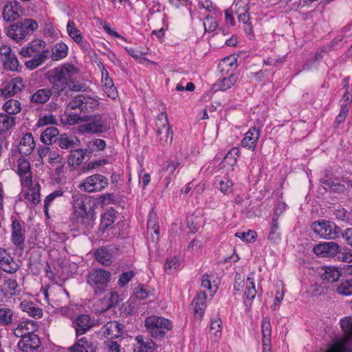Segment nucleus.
<instances>
[{
	"label": "nucleus",
	"instance_id": "1",
	"mask_svg": "<svg viewBox=\"0 0 352 352\" xmlns=\"http://www.w3.org/2000/svg\"><path fill=\"white\" fill-rule=\"evenodd\" d=\"M79 69L70 63L63 64L49 70L46 78L54 92V97L61 99L69 96V91H80L84 89L85 85L76 80L74 76L78 74Z\"/></svg>",
	"mask_w": 352,
	"mask_h": 352
},
{
	"label": "nucleus",
	"instance_id": "2",
	"mask_svg": "<svg viewBox=\"0 0 352 352\" xmlns=\"http://www.w3.org/2000/svg\"><path fill=\"white\" fill-rule=\"evenodd\" d=\"M73 212L71 216L72 229L82 234H87L93 228L94 212L92 208L87 209L82 194L72 195Z\"/></svg>",
	"mask_w": 352,
	"mask_h": 352
},
{
	"label": "nucleus",
	"instance_id": "3",
	"mask_svg": "<svg viewBox=\"0 0 352 352\" xmlns=\"http://www.w3.org/2000/svg\"><path fill=\"white\" fill-rule=\"evenodd\" d=\"M144 323L151 336L155 339L164 338L166 333L173 328L172 322L162 316H148L145 319Z\"/></svg>",
	"mask_w": 352,
	"mask_h": 352
},
{
	"label": "nucleus",
	"instance_id": "4",
	"mask_svg": "<svg viewBox=\"0 0 352 352\" xmlns=\"http://www.w3.org/2000/svg\"><path fill=\"white\" fill-rule=\"evenodd\" d=\"M111 274L109 272L98 269L87 274V283L92 288L95 294L104 292L111 281Z\"/></svg>",
	"mask_w": 352,
	"mask_h": 352
},
{
	"label": "nucleus",
	"instance_id": "5",
	"mask_svg": "<svg viewBox=\"0 0 352 352\" xmlns=\"http://www.w3.org/2000/svg\"><path fill=\"white\" fill-rule=\"evenodd\" d=\"M87 119L85 124L79 126L81 131L89 133H102L107 131L111 124V119L104 115H94L85 116Z\"/></svg>",
	"mask_w": 352,
	"mask_h": 352
},
{
	"label": "nucleus",
	"instance_id": "6",
	"mask_svg": "<svg viewBox=\"0 0 352 352\" xmlns=\"http://www.w3.org/2000/svg\"><path fill=\"white\" fill-rule=\"evenodd\" d=\"M222 72L226 70L227 76L219 79L214 85L215 90L226 91L230 89L236 81V77L233 74V69L236 67V58L232 57L225 58L219 66Z\"/></svg>",
	"mask_w": 352,
	"mask_h": 352
},
{
	"label": "nucleus",
	"instance_id": "7",
	"mask_svg": "<svg viewBox=\"0 0 352 352\" xmlns=\"http://www.w3.org/2000/svg\"><path fill=\"white\" fill-rule=\"evenodd\" d=\"M37 28L38 23L36 21L25 19L21 22L11 25L8 30V35L15 41L19 42Z\"/></svg>",
	"mask_w": 352,
	"mask_h": 352
},
{
	"label": "nucleus",
	"instance_id": "8",
	"mask_svg": "<svg viewBox=\"0 0 352 352\" xmlns=\"http://www.w3.org/2000/svg\"><path fill=\"white\" fill-rule=\"evenodd\" d=\"M156 133L160 144L162 146L170 145L173 139V133L168 123V116L166 112L159 114L156 120Z\"/></svg>",
	"mask_w": 352,
	"mask_h": 352
},
{
	"label": "nucleus",
	"instance_id": "9",
	"mask_svg": "<svg viewBox=\"0 0 352 352\" xmlns=\"http://www.w3.org/2000/svg\"><path fill=\"white\" fill-rule=\"evenodd\" d=\"M25 228L18 219H14L11 224V241L15 246V253L19 256H21L25 250Z\"/></svg>",
	"mask_w": 352,
	"mask_h": 352
},
{
	"label": "nucleus",
	"instance_id": "10",
	"mask_svg": "<svg viewBox=\"0 0 352 352\" xmlns=\"http://www.w3.org/2000/svg\"><path fill=\"white\" fill-rule=\"evenodd\" d=\"M311 228L316 234L324 239H333L341 233V229L335 223L327 221H315Z\"/></svg>",
	"mask_w": 352,
	"mask_h": 352
},
{
	"label": "nucleus",
	"instance_id": "11",
	"mask_svg": "<svg viewBox=\"0 0 352 352\" xmlns=\"http://www.w3.org/2000/svg\"><path fill=\"white\" fill-rule=\"evenodd\" d=\"M340 327L345 336L343 340L331 346L327 352H352V348L347 346V342L352 337V317H345L340 320Z\"/></svg>",
	"mask_w": 352,
	"mask_h": 352
},
{
	"label": "nucleus",
	"instance_id": "12",
	"mask_svg": "<svg viewBox=\"0 0 352 352\" xmlns=\"http://www.w3.org/2000/svg\"><path fill=\"white\" fill-rule=\"evenodd\" d=\"M108 179L104 175L94 174L83 180L78 188L87 192H99L108 186Z\"/></svg>",
	"mask_w": 352,
	"mask_h": 352
},
{
	"label": "nucleus",
	"instance_id": "13",
	"mask_svg": "<svg viewBox=\"0 0 352 352\" xmlns=\"http://www.w3.org/2000/svg\"><path fill=\"white\" fill-rule=\"evenodd\" d=\"M20 268V265L11 256L8 250L0 248V269L8 273L14 274Z\"/></svg>",
	"mask_w": 352,
	"mask_h": 352
},
{
	"label": "nucleus",
	"instance_id": "14",
	"mask_svg": "<svg viewBox=\"0 0 352 352\" xmlns=\"http://www.w3.org/2000/svg\"><path fill=\"white\" fill-rule=\"evenodd\" d=\"M17 173L21 178L23 186H31L32 184V173L31 171L30 162L23 157L19 158L17 161Z\"/></svg>",
	"mask_w": 352,
	"mask_h": 352
},
{
	"label": "nucleus",
	"instance_id": "15",
	"mask_svg": "<svg viewBox=\"0 0 352 352\" xmlns=\"http://www.w3.org/2000/svg\"><path fill=\"white\" fill-rule=\"evenodd\" d=\"M41 340L34 333H28L21 338L17 344L20 352H38L41 346Z\"/></svg>",
	"mask_w": 352,
	"mask_h": 352
},
{
	"label": "nucleus",
	"instance_id": "16",
	"mask_svg": "<svg viewBox=\"0 0 352 352\" xmlns=\"http://www.w3.org/2000/svg\"><path fill=\"white\" fill-rule=\"evenodd\" d=\"M21 11V6L17 1H10L3 8V19L7 22L14 21L20 17Z\"/></svg>",
	"mask_w": 352,
	"mask_h": 352
},
{
	"label": "nucleus",
	"instance_id": "17",
	"mask_svg": "<svg viewBox=\"0 0 352 352\" xmlns=\"http://www.w3.org/2000/svg\"><path fill=\"white\" fill-rule=\"evenodd\" d=\"M340 247L335 242L320 243L314 248V252L322 257H333L339 252Z\"/></svg>",
	"mask_w": 352,
	"mask_h": 352
},
{
	"label": "nucleus",
	"instance_id": "18",
	"mask_svg": "<svg viewBox=\"0 0 352 352\" xmlns=\"http://www.w3.org/2000/svg\"><path fill=\"white\" fill-rule=\"evenodd\" d=\"M259 137V130L256 127H252L245 133V137L241 140V146L250 151H254Z\"/></svg>",
	"mask_w": 352,
	"mask_h": 352
},
{
	"label": "nucleus",
	"instance_id": "19",
	"mask_svg": "<svg viewBox=\"0 0 352 352\" xmlns=\"http://www.w3.org/2000/svg\"><path fill=\"white\" fill-rule=\"evenodd\" d=\"M52 96L54 97V92L51 88H41L30 96V100L34 105H41L48 102Z\"/></svg>",
	"mask_w": 352,
	"mask_h": 352
},
{
	"label": "nucleus",
	"instance_id": "20",
	"mask_svg": "<svg viewBox=\"0 0 352 352\" xmlns=\"http://www.w3.org/2000/svg\"><path fill=\"white\" fill-rule=\"evenodd\" d=\"M73 324L77 336L85 333L92 327L91 318L87 314L78 316Z\"/></svg>",
	"mask_w": 352,
	"mask_h": 352
},
{
	"label": "nucleus",
	"instance_id": "21",
	"mask_svg": "<svg viewBox=\"0 0 352 352\" xmlns=\"http://www.w3.org/2000/svg\"><path fill=\"white\" fill-rule=\"evenodd\" d=\"M206 294L205 292L199 293L193 300L191 307L193 309L195 316L201 318L206 309Z\"/></svg>",
	"mask_w": 352,
	"mask_h": 352
},
{
	"label": "nucleus",
	"instance_id": "22",
	"mask_svg": "<svg viewBox=\"0 0 352 352\" xmlns=\"http://www.w3.org/2000/svg\"><path fill=\"white\" fill-rule=\"evenodd\" d=\"M35 147V142L32 135L26 133L23 135L19 144V151L21 154L28 155L31 154Z\"/></svg>",
	"mask_w": 352,
	"mask_h": 352
},
{
	"label": "nucleus",
	"instance_id": "23",
	"mask_svg": "<svg viewBox=\"0 0 352 352\" xmlns=\"http://www.w3.org/2000/svg\"><path fill=\"white\" fill-rule=\"evenodd\" d=\"M19 285L16 279L5 278L0 287L1 292L5 297H12L16 294Z\"/></svg>",
	"mask_w": 352,
	"mask_h": 352
},
{
	"label": "nucleus",
	"instance_id": "24",
	"mask_svg": "<svg viewBox=\"0 0 352 352\" xmlns=\"http://www.w3.org/2000/svg\"><path fill=\"white\" fill-rule=\"evenodd\" d=\"M118 300V295L116 293H111L109 299L106 298L98 300L93 305V309L98 313H103L109 310L115 302Z\"/></svg>",
	"mask_w": 352,
	"mask_h": 352
},
{
	"label": "nucleus",
	"instance_id": "25",
	"mask_svg": "<svg viewBox=\"0 0 352 352\" xmlns=\"http://www.w3.org/2000/svg\"><path fill=\"white\" fill-rule=\"evenodd\" d=\"M103 335L108 339H114L121 336L120 324L116 321L107 322L102 327Z\"/></svg>",
	"mask_w": 352,
	"mask_h": 352
},
{
	"label": "nucleus",
	"instance_id": "26",
	"mask_svg": "<svg viewBox=\"0 0 352 352\" xmlns=\"http://www.w3.org/2000/svg\"><path fill=\"white\" fill-rule=\"evenodd\" d=\"M27 190L24 193L25 199L32 204L33 205H36L39 203L40 199V190L41 187L39 184L37 182L36 184H32L31 186H25Z\"/></svg>",
	"mask_w": 352,
	"mask_h": 352
},
{
	"label": "nucleus",
	"instance_id": "27",
	"mask_svg": "<svg viewBox=\"0 0 352 352\" xmlns=\"http://www.w3.org/2000/svg\"><path fill=\"white\" fill-rule=\"evenodd\" d=\"M67 32L71 38L81 47L85 48L87 43L83 41L80 30L76 28V23L73 21H69L67 24Z\"/></svg>",
	"mask_w": 352,
	"mask_h": 352
},
{
	"label": "nucleus",
	"instance_id": "28",
	"mask_svg": "<svg viewBox=\"0 0 352 352\" xmlns=\"http://www.w3.org/2000/svg\"><path fill=\"white\" fill-rule=\"evenodd\" d=\"M101 81L104 91L109 98L115 99L118 96V91L116 90V87L113 85L112 79L109 78V74L107 71L105 73L102 72Z\"/></svg>",
	"mask_w": 352,
	"mask_h": 352
},
{
	"label": "nucleus",
	"instance_id": "29",
	"mask_svg": "<svg viewBox=\"0 0 352 352\" xmlns=\"http://www.w3.org/2000/svg\"><path fill=\"white\" fill-rule=\"evenodd\" d=\"M23 87V84L22 78H15L1 90L2 95L5 97L10 96L21 91Z\"/></svg>",
	"mask_w": 352,
	"mask_h": 352
},
{
	"label": "nucleus",
	"instance_id": "30",
	"mask_svg": "<svg viewBox=\"0 0 352 352\" xmlns=\"http://www.w3.org/2000/svg\"><path fill=\"white\" fill-rule=\"evenodd\" d=\"M58 146L63 149H70L79 146L80 142L75 135L62 134L57 139Z\"/></svg>",
	"mask_w": 352,
	"mask_h": 352
},
{
	"label": "nucleus",
	"instance_id": "31",
	"mask_svg": "<svg viewBox=\"0 0 352 352\" xmlns=\"http://www.w3.org/2000/svg\"><path fill=\"white\" fill-rule=\"evenodd\" d=\"M342 273V270L339 267L327 266L324 268V272L322 274L321 277L324 280L334 283L339 280Z\"/></svg>",
	"mask_w": 352,
	"mask_h": 352
},
{
	"label": "nucleus",
	"instance_id": "32",
	"mask_svg": "<svg viewBox=\"0 0 352 352\" xmlns=\"http://www.w3.org/2000/svg\"><path fill=\"white\" fill-rule=\"evenodd\" d=\"M20 307L31 317L39 318L43 316L42 309L33 302L23 300L21 302Z\"/></svg>",
	"mask_w": 352,
	"mask_h": 352
},
{
	"label": "nucleus",
	"instance_id": "33",
	"mask_svg": "<svg viewBox=\"0 0 352 352\" xmlns=\"http://www.w3.org/2000/svg\"><path fill=\"white\" fill-rule=\"evenodd\" d=\"M69 351L70 352H96V347L85 338H82L70 347Z\"/></svg>",
	"mask_w": 352,
	"mask_h": 352
},
{
	"label": "nucleus",
	"instance_id": "34",
	"mask_svg": "<svg viewBox=\"0 0 352 352\" xmlns=\"http://www.w3.org/2000/svg\"><path fill=\"white\" fill-rule=\"evenodd\" d=\"M88 153L87 149H76L72 151L68 156L69 166L75 167L81 164Z\"/></svg>",
	"mask_w": 352,
	"mask_h": 352
},
{
	"label": "nucleus",
	"instance_id": "35",
	"mask_svg": "<svg viewBox=\"0 0 352 352\" xmlns=\"http://www.w3.org/2000/svg\"><path fill=\"white\" fill-rule=\"evenodd\" d=\"M49 55V51H41V52L33 55V58L25 61V65L27 68L32 70L42 65L47 59Z\"/></svg>",
	"mask_w": 352,
	"mask_h": 352
},
{
	"label": "nucleus",
	"instance_id": "36",
	"mask_svg": "<svg viewBox=\"0 0 352 352\" xmlns=\"http://www.w3.org/2000/svg\"><path fill=\"white\" fill-rule=\"evenodd\" d=\"M33 323L31 321H23L21 322L16 328L14 329V335L17 338H23L27 336L28 333H34L33 331Z\"/></svg>",
	"mask_w": 352,
	"mask_h": 352
},
{
	"label": "nucleus",
	"instance_id": "37",
	"mask_svg": "<svg viewBox=\"0 0 352 352\" xmlns=\"http://www.w3.org/2000/svg\"><path fill=\"white\" fill-rule=\"evenodd\" d=\"M263 345L271 344L272 327L270 320L268 317H264L261 324Z\"/></svg>",
	"mask_w": 352,
	"mask_h": 352
},
{
	"label": "nucleus",
	"instance_id": "38",
	"mask_svg": "<svg viewBox=\"0 0 352 352\" xmlns=\"http://www.w3.org/2000/svg\"><path fill=\"white\" fill-rule=\"evenodd\" d=\"M14 314L12 309L6 307L0 306V324L8 326L12 324Z\"/></svg>",
	"mask_w": 352,
	"mask_h": 352
},
{
	"label": "nucleus",
	"instance_id": "39",
	"mask_svg": "<svg viewBox=\"0 0 352 352\" xmlns=\"http://www.w3.org/2000/svg\"><path fill=\"white\" fill-rule=\"evenodd\" d=\"M95 257L103 265H109L111 263L112 254L106 248L98 249L95 252Z\"/></svg>",
	"mask_w": 352,
	"mask_h": 352
},
{
	"label": "nucleus",
	"instance_id": "40",
	"mask_svg": "<svg viewBox=\"0 0 352 352\" xmlns=\"http://www.w3.org/2000/svg\"><path fill=\"white\" fill-rule=\"evenodd\" d=\"M279 226L278 223L277 218L274 217L272 218V222L270 223V232L268 235V240L272 243H278L280 239V234L278 232Z\"/></svg>",
	"mask_w": 352,
	"mask_h": 352
},
{
	"label": "nucleus",
	"instance_id": "41",
	"mask_svg": "<svg viewBox=\"0 0 352 352\" xmlns=\"http://www.w3.org/2000/svg\"><path fill=\"white\" fill-rule=\"evenodd\" d=\"M68 47L63 43H56L52 49V58L53 60H58L67 56Z\"/></svg>",
	"mask_w": 352,
	"mask_h": 352
},
{
	"label": "nucleus",
	"instance_id": "42",
	"mask_svg": "<svg viewBox=\"0 0 352 352\" xmlns=\"http://www.w3.org/2000/svg\"><path fill=\"white\" fill-rule=\"evenodd\" d=\"M64 157L57 151H52L49 153L48 163L56 169H61L65 164Z\"/></svg>",
	"mask_w": 352,
	"mask_h": 352
},
{
	"label": "nucleus",
	"instance_id": "43",
	"mask_svg": "<svg viewBox=\"0 0 352 352\" xmlns=\"http://www.w3.org/2000/svg\"><path fill=\"white\" fill-rule=\"evenodd\" d=\"M258 292L256 289L252 274L248 276L245 282V289L244 294L248 300H253Z\"/></svg>",
	"mask_w": 352,
	"mask_h": 352
},
{
	"label": "nucleus",
	"instance_id": "44",
	"mask_svg": "<svg viewBox=\"0 0 352 352\" xmlns=\"http://www.w3.org/2000/svg\"><path fill=\"white\" fill-rule=\"evenodd\" d=\"M322 184L324 186L326 190L329 189L333 192H342L344 190V186L337 182V179H333L328 177L321 179Z\"/></svg>",
	"mask_w": 352,
	"mask_h": 352
},
{
	"label": "nucleus",
	"instance_id": "45",
	"mask_svg": "<svg viewBox=\"0 0 352 352\" xmlns=\"http://www.w3.org/2000/svg\"><path fill=\"white\" fill-rule=\"evenodd\" d=\"M14 124V117L0 113V135L9 130Z\"/></svg>",
	"mask_w": 352,
	"mask_h": 352
},
{
	"label": "nucleus",
	"instance_id": "46",
	"mask_svg": "<svg viewBox=\"0 0 352 352\" xmlns=\"http://www.w3.org/2000/svg\"><path fill=\"white\" fill-rule=\"evenodd\" d=\"M58 135V130L56 127L49 126L41 133V139L45 144H51L52 142H56L54 138Z\"/></svg>",
	"mask_w": 352,
	"mask_h": 352
},
{
	"label": "nucleus",
	"instance_id": "47",
	"mask_svg": "<svg viewBox=\"0 0 352 352\" xmlns=\"http://www.w3.org/2000/svg\"><path fill=\"white\" fill-rule=\"evenodd\" d=\"M5 69L12 72H18L21 69L19 60L14 54L2 61Z\"/></svg>",
	"mask_w": 352,
	"mask_h": 352
},
{
	"label": "nucleus",
	"instance_id": "48",
	"mask_svg": "<svg viewBox=\"0 0 352 352\" xmlns=\"http://www.w3.org/2000/svg\"><path fill=\"white\" fill-rule=\"evenodd\" d=\"M4 111L8 114H16L21 110L20 102L14 99L8 100L3 106Z\"/></svg>",
	"mask_w": 352,
	"mask_h": 352
},
{
	"label": "nucleus",
	"instance_id": "49",
	"mask_svg": "<svg viewBox=\"0 0 352 352\" xmlns=\"http://www.w3.org/2000/svg\"><path fill=\"white\" fill-rule=\"evenodd\" d=\"M187 226L191 233H195L201 227V218L194 214L188 216Z\"/></svg>",
	"mask_w": 352,
	"mask_h": 352
},
{
	"label": "nucleus",
	"instance_id": "50",
	"mask_svg": "<svg viewBox=\"0 0 352 352\" xmlns=\"http://www.w3.org/2000/svg\"><path fill=\"white\" fill-rule=\"evenodd\" d=\"M230 10L231 12H233L236 15H239L241 14L248 13L249 7L245 1L237 0L234 1Z\"/></svg>",
	"mask_w": 352,
	"mask_h": 352
},
{
	"label": "nucleus",
	"instance_id": "51",
	"mask_svg": "<svg viewBox=\"0 0 352 352\" xmlns=\"http://www.w3.org/2000/svg\"><path fill=\"white\" fill-rule=\"evenodd\" d=\"M181 163L182 159L177 157H175L174 158L168 160L166 163V165L162 170V176L166 173V171H171V173H175L176 169L181 165Z\"/></svg>",
	"mask_w": 352,
	"mask_h": 352
},
{
	"label": "nucleus",
	"instance_id": "52",
	"mask_svg": "<svg viewBox=\"0 0 352 352\" xmlns=\"http://www.w3.org/2000/svg\"><path fill=\"white\" fill-rule=\"evenodd\" d=\"M222 322L219 317H215L211 320L210 331L216 339L221 337Z\"/></svg>",
	"mask_w": 352,
	"mask_h": 352
},
{
	"label": "nucleus",
	"instance_id": "53",
	"mask_svg": "<svg viewBox=\"0 0 352 352\" xmlns=\"http://www.w3.org/2000/svg\"><path fill=\"white\" fill-rule=\"evenodd\" d=\"M83 105L82 110L83 113L88 112L90 110L96 109L98 104V100L86 95H82Z\"/></svg>",
	"mask_w": 352,
	"mask_h": 352
},
{
	"label": "nucleus",
	"instance_id": "54",
	"mask_svg": "<svg viewBox=\"0 0 352 352\" xmlns=\"http://www.w3.org/2000/svg\"><path fill=\"white\" fill-rule=\"evenodd\" d=\"M63 195L62 189H58L53 191L49 195L46 197L44 200V212L47 216H48V208L50 204L56 198L60 197Z\"/></svg>",
	"mask_w": 352,
	"mask_h": 352
},
{
	"label": "nucleus",
	"instance_id": "55",
	"mask_svg": "<svg viewBox=\"0 0 352 352\" xmlns=\"http://www.w3.org/2000/svg\"><path fill=\"white\" fill-rule=\"evenodd\" d=\"M82 98V95H77L72 98L67 104V110L79 109L80 113H83V100Z\"/></svg>",
	"mask_w": 352,
	"mask_h": 352
},
{
	"label": "nucleus",
	"instance_id": "56",
	"mask_svg": "<svg viewBox=\"0 0 352 352\" xmlns=\"http://www.w3.org/2000/svg\"><path fill=\"white\" fill-rule=\"evenodd\" d=\"M239 150L237 147L232 148L229 153L225 156L223 163L228 164L230 166H234L239 156Z\"/></svg>",
	"mask_w": 352,
	"mask_h": 352
},
{
	"label": "nucleus",
	"instance_id": "57",
	"mask_svg": "<svg viewBox=\"0 0 352 352\" xmlns=\"http://www.w3.org/2000/svg\"><path fill=\"white\" fill-rule=\"evenodd\" d=\"M336 291L338 294L344 296L352 294V279L342 281L337 287Z\"/></svg>",
	"mask_w": 352,
	"mask_h": 352
},
{
	"label": "nucleus",
	"instance_id": "58",
	"mask_svg": "<svg viewBox=\"0 0 352 352\" xmlns=\"http://www.w3.org/2000/svg\"><path fill=\"white\" fill-rule=\"evenodd\" d=\"M115 221V212L108 211L104 212L101 219V227L103 230L107 229Z\"/></svg>",
	"mask_w": 352,
	"mask_h": 352
},
{
	"label": "nucleus",
	"instance_id": "59",
	"mask_svg": "<svg viewBox=\"0 0 352 352\" xmlns=\"http://www.w3.org/2000/svg\"><path fill=\"white\" fill-rule=\"evenodd\" d=\"M179 266V263L176 257H169L166 258L164 264V270L166 273L171 274L176 271Z\"/></svg>",
	"mask_w": 352,
	"mask_h": 352
},
{
	"label": "nucleus",
	"instance_id": "60",
	"mask_svg": "<svg viewBox=\"0 0 352 352\" xmlns=\"http://www.w3.org/2000/svg\"><path fill=\"white\" fill-rule=\"evenodd\" d=\"M204 26L206 31L212 32L217 28L218 23L213 16H206L204 19Z\"/></svg>",
	"mask_w": 352,
	"mask_h": 352
},
{
	"label": "nucleus",
	"instance_id": "61",
	"mask_svg": "<svg viewBox=\"0 0 352 352\" xmlns=\"http://www.w3.org/2000/svg\"><path fill=\"white\" fill-rule=\"evenodd\" d=\"M256 232L253 230L248 232H238L235 234V236L242 239L248 243H252L256 238Z\"/></svg>",
	"mask_w": 352,
	"mask_h": 352
},
{
	"label": "nucleus",
	"instance_id": "62",
	"mask_svg": "<svg viewBox=\"0 0 352 352\" xmlns=\"http://www.w3.org/2000/svg\"><path fill=\"white\" fill-rule=\"evenodd\" d=\"M239 22H242L244 24V31L248 34L252 33V26L250 22V16L248 13L241 14L237 15Z\"/></svg>",
	"mask_w": 352,
	"mask_h": 352
},
{
	"label": "nucleus",
	"instance_id": "63",
	"mask_svg": "<svg viewBox=\"0 0 352 352\" xmlns=\"http://www.w3.org/2000/svg\"><path fill=\"white\" fill-rule=\"evenodd\" d=\"M135 274L133 271H127L122 272L119 277L118 284L120 287H124L133 278Z\"/></svg>",
	"mask_w": 352,
	"mask_h": 352
},
{
	"label": "nucleus",
	"instance_id": "64",
	"mask_svg": "<svg viewBox=\"0 0 352 352\" xmlns=\"http://www.w3.org/2000/svg\"><path fill=\"white\" fill-rule=\"evenodd\" d=\"M85 114L68 113L66 115V120L69 124H74L79 122H85L87 118Z\"/></svg>",
	"mask_w": 352,
	"mask_h": 352
}]
</instances>
